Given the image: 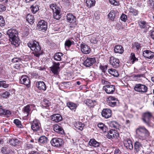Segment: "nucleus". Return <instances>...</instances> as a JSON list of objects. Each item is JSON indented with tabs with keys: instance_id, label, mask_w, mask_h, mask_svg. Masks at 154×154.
I'll list each match as a JSON object with an SVG mask.
<instances>
[{
	"instance_id": "4be33fe9",
	"label": "nucleus",
	"mask_w": 154,
	"mask_h": 154,
	"mask_svg": "<svg viewBox=\"0 0 154 154\" xmlns=\"http://www.w3.org/2000/svg\"><path fill=\"white\" fill-rule=\"evenodd\" d=\"M101 115L102 116L105 118H109L112 116V110L109 109H103L102 111Z\"/></svg>"
},
{
	"instance_id": "3c124183",
	"label": "nucleus",
	"mask_w": 154,
	"mask_h": 154,
	"mask_svg": "<svg viewBox=\"0 0 154 154\" xmlns=\"http://www.w3.org/2000/svg\"><path fill=\"white\" fill-rule=\"evenodd\" d=\"M84 126L83 124L80 122H79L76 123L75 127L79 130L82 131L83 130Z\"/></svg>"
},
{
	"instance_id": "e2e57ef3",
	"label": "nucleus",
	"mask_w": 154,
	"mask_h": 154,
	"mask_svg": "<svg viewBox=\"0 0 154 154\" xmlns=\"http://www.w3.org/2000/svg\"><path fill=\"white\" fill-rule=\"evenodd\" d=\"M8 147L7 146H4L1 149V152L4 154H7Z\"/></svg>"
},
{
	"instance_id": "2f4dec72",
	"label": "nucleus",
	"mask_w": 154,
	"mask_h": 154,
	"mask_svg": "<svg viewBox=\"0 0 154 154\" xmlns=\"http://www.w3.org/2000/svg\"><path fill=\"white\" fill-rule=\"evenodd\" d=\"M88 144L90 146L97 147L100 146V143L97 141L95 139L91 138L89 141Z\"/></svg>"
},
{
	"instance_id": "f257e3e1",
	"label": "nucleus",
	"mask_w": 154,
	"mask_h": 154,
	"mask_svg": "<svg viewBox=\"0 0 154 154\" xmlns=\"http://www.w3.org/2000/svg\"><path fill=\"white\" fill-rule=\"evenodd\" d=\"M27 45L32 51L34 56L39 58L43 54V51L39 42L35 40H32L27 43Z\"/></svg>"
},
{
	"instance_id": "9d476101",
	"label": "nucleus",
	"mask_w": 154,
	"mask_h": 154,
	"mask_svg": "<svg viewBox=\"0 0 154 154\" xmlns=\"http://www.w3.org/2000/svg\"><path fill=\"white\" fill-rule=\"evenodd\" d=\"M152 113L149 112H147L143 113L142 116V120L147 125L150 124V121L152 117Z\"/></svg>"
},
{
	"instance_id": "f3484780",
	"label": "nucleus",
	"mask_w": 154,
	"mask_h": 154,
	"mask_svg": "<svg viewBox=\"0 0 154 154\" xmlns=\"http://www.w3.org/2000/svg\"><path fill=\"white\" fill-rule=\"evenodd\" d=\"M49 140L48 138L45 135L41 136L38 140V142L39 145L41 146H45L49 143Z\"/></svg>"
},
{
	"instance_id": "cd10ccee",
	"label": "nucleus",
	"mask_w": 154,
	"mask_h": 154,
	"mask_svg": "<svg viewBox=\"0 0 154 154\" xmlns=\"http://www.w3.org/2000/svg\"><path fill=\"white\" fill-rule=\"evenodd\" d=\"M11 44L14 45L15 47L19 46L20 44V40L17 36H16L9 39Z\"/></svg>"
},
{
	"instance_id": "58836bf2",
	"label": "nucleus",
	"mask_w": 154,
	"mask_h": 154,
	"mask_svg": "<svg viewBox=\"0 0 154 154\" xmlns=\"http://www.w3.org/2000/svg\"><path fill=\"white\" fill-rule=\"evenodd\" d=\"M64 54L61 52H58L54 54V59L57 61L62 60V59Z\"/></svg>"
},
{
	"instance_id": "bf43d9fd",
	"label": "nucleus",
	"mask_w": 154,
	"mask_h": 154,
	"mask_svg": "<svg viewBox=\"0 0 154 154\" xmlns=\"http://www.w3.org/2000/svg\"><path fill=\"white\" fill-rule=\"evenodd\" d=\"M120 19L122 21L125 22L127 20V16L124 14H122L120 16Z\"/></svg>"
},
{
	"instance_id": "423d86ee",
	"label": "nucleus",
	"mask_w": 154,
	"mask_h": 154,
	"mask_svg": "<svg viewBox=\"0 0 154 154\" xmlns=\"http://www.w3.org/2000/svg\"><path fill=\"white\" fill-rule=\"evenodd\" d=\"M138 23L140 28L139 30L142 33H145L147 32L149 27L148 23L146 21L142 20H139Z\"/></svg>"
},
{
	"instance_id": "09e8293b",
	"label": "nucleus",
	"mask_w": 154,
	"mask_h": 154,
	"mask_svg": "<svg viewBox=\"0 0 154 154\" xmlns=\"http://www.w3.org/2000/svg\"><path fill=\"white\" fill-rule=\"evenodd\" d=\"M14 123L16 125V126L20 128H22L23 127V125H22L21 121L18 119H15L14 121Z\"/></svg>"
},
{
	"instance_id": "2eb2a0df",
	"label": "nucleus",
	"mask_w": 154,
	"mask_h": 154,
	"mask_svg": "<svg viewBox=\"0 0 154 154\" xmlns=\"http://www.w3.org/2000/svg\"><path fill=\"white\" fill-rule=\"evenodd\" d=\"M20 82L21 84L26 85L28 88L30 87L31 82L27 75H24L21 76L20 79Z\"/></svg>"
},
{
	"instance_id": "4468645a",
	"label": "nucleus",
	"mask_w": 154,
	"mask_h": 154,
	"mask_svg": "<svg viewBox=\"0 0 154 154\" xmlns=\"http://www.w3.org/2000/svg\"><path fill=\"white\" fill-rule=\"evenodd\" d=\"M103 89L106 94H113L115 91V86L114 85H111L110 83L109 84L104 86Z\"/></svg>"
},
{
	"instance_id": "79ce46f5",
	"label": "nucleus",
	"mask_w": 154,
	"mask_h": 154,
	"mask_svg": "<svg viewBox=\"0 0 154 154\" xmlns=\"http://www.w3.org/2000/svg\"><path fill=\"white\" fill-rule=\"evenodd\" d=\"M18 142V140L13 138L9 139L8 141V143H9L11 145L14 146L17 145Z\"/></svg>"
},
{
	"instance_id": "bb28decb",
	"label": "nucleus",
	"mask_w": 154,
	"mask_h": 154,
	"mask_svg": "<svg viewBox=\"0 0 154 154\" xmlns=\"http://www.w3.org/2000/svg\"><path fill=\"white\" fill-rule=\"evenodd\" d=\"M66 18L67 21L70 23H73L77 22L76 17L71 13L67 14Z\"/></svg>"
},
{
	"instance_id": "a211bd4d",
	"label": "nucleus",
	"mask_w": 154,
	"mask_h": 154,
	"mask_svg": "<svg viewBox=\"0 0 154 154\" xmlns=\"http://www.w3.org/2000/svg\"><path fill=\"white\" fill-rule=\"evenodd\" d=\"M143 148V145L139 141H136L134 144V152L135 154H140Z\"/></svg>"
},
{
	"instance_id": "8fccbe9b",
	"label": "nucleus",
	"mask_w": 154,
	"mask_h": 154,
	"mask_svg": "<svg viewBox=\"0 0 154 154\" xmlns=\"http://www.w3.org/2000/svg\"><path fill=\"white\" fill-rule=\"evenodd\" d=\"M51 103L49 100L44 99L42 102V106L45 107H47L51 105Z\"/></svg>"
},
{
	"instance_id": "c9c22d12",
	"label": "nucleus",
	"mask_w": 154,
	"mask_h": 154,
	"mask_svg": "<svg viewBox=\"0 0 154 154\" xmlns=\"http://www.w3.org/2000/svg\"><path fill=\"white\" fill-rule=\"evenodd\" d=\"M66 106L71 110L75 111L77 107V105L74 103L69 101L67 103Z\"/></svg>"
},
{
	"instance_id": "f03ea898",
	"label": "nucleus",
	"mask_w": 154,
	"mask_h": 154,
	"mask_svg": "<svg viewBox=\"0 0 154 154\" xmlns=\"http://www.w3.org/2000/svg\"><path fill=\"white\" fill-rule=\"evenodd\" d=\"M150 135L149 132L144 126H139L136 129V137L142 141L146 140Z\"/></svg>"
},
{
	"instance_id": "c756f323",
	"label": "nucleus",
	"mask_w": 154,
	"mask_h": 154,
	"mask_svg": "<svg viewBox=\"0 0 154 154\" xmlns=\"http://www.w3.org/2000/svg\"><path fill=\"white\" fill-rule=\"evenodd\" d=\"M124 143L125 146L127 149L131 150L133 149V145L131 140L129 139H127L124 140Z\"/></svg>"
},
{
	"instance_id": "c03bdc74",
	"label": "nucleus",
	"mask_w": 154,
	"mask_h": 154,
	"mask_svg": "<svg viewBox=\"0 0 154 154\" xmlns=\"http://www.w3.org/2000/svg\"><path fill=\"white\" fill-rule=\"evenodd\" d=\"M109 126L112 128L116 129L118 128L119 127V125L118 122L116 121H112L109 122Z\"/></svg>"
},
{
	"instance_id": "de8ad7c7",
	"label": "nucleus",
	"mask_w": 154,
	"mask_h": 154,
	"mask_svg": "<svg viewBox=\"0 0 154 154\" xmlns=\"http://www.w3.org/2000/svg\"><path fill=\"white\" fill-rule=\"evenodd\" d=\"M108 67V65L107 64L104 65L101 63H100V65L99 66L100 69L104 73H105L106 72V70L107 69Z\"/></svg>"
},
{
	"instance_id": "ddd939ff",
	"label": "nucleus",
	"mask_w": 154,
	"mask_h": 154,
	"mask_svg": "<svg viewBox=\"0 0 154 154\" xmlns=\"http://www.w3.org/2000/svg\"><path fill=\"white\" fill-rule=\"evenodd\" d=\"M53 64L52 66L50 67L51 70L54 75H57L60 71V63L53 62Z\"/></svg>"
},
{
	"instance_id": "a878e982",
	"label": "nucleus",
	"mask_w": 154,
	"mask_h": 154,
	"mask_svg": "<svg viewBox=\"0 0 154 154\" xmlns=\"http://www.w3.org/2000/svg\"><path fill=\"white\" fill-rule=\"evenodd\" d=\"M54 131L56 132L61 135L65 134L64 130L62 127L58 124H55L53 126Z\"/></svg>"
},
{
	"instance_id": "0e129e2a",
	"label": "nucleus",
	"mask_w": 154,
	"mask_h": 154,
	"mask_svg": "<svg viewBox=\"0 0 154 154\" xmlns=\"http://www.w3.org/2000/svg\"><path fill=\"white\" fill-rule=\"evenodd\" d=\"M21 61V59L19 57H14L11 60L12 62L13 63H15Z\"/></svg>"
},
{
	"instance_id": "ea45409f",
	"label": "nucleus",
	"mask_w": 154,
	"mask_h": 154,
	"mask_svg": "<svg viewBox=\"0 0 154 154\" xmlns=\"http://www.w3.org/2000/svg\"><path fill=\"white\" fill-rule=\"evenodd\" d=\"M97 126L103 132H106L107 131L108 128L104 124L99 123L97 124Z\"/></svg>"
},
{
	"instance_id": "f704fd0d",
	"label": "nucleus",
	"mask_w": 154,
	"mask_h": 154,
	"mask_svg": "<svg viewBox=\"0 0 154 154\" xmlns=\"http://www.w3.org/2000/svg\"><path fill=\"white\" fill-rule=\"evenodd\" d=\"M84 2L88 8H91L94 6L96 3L95 0H84Z\"/></svg>"
},
{
	"instance_id": "4c0bfd02",
	"label": "nucleus",
	"mask_w": 154,
	"mask_h": 154,
	"mask_svg": "<svg viewBox=\"0 0 154 154\" xmlns=\"http://www.w3.org/2000/svg\"><path fill=\"white\" fill-rule=\"evenodd\" d=\"M108 72L111 75L114 77H118L119 74L117 71L115 69L111 68L108 70Z\"/></svg>"
},
{
	"instance_id": "412c9836",
	"label": "nucleus",
	"mask_w": 154,
	"mask_h": 154,
	"mask_svg": "<svg viewBox=\"0 0 154 154\" xmlns=\"http://www.w3.org/2000/svg\"><path fill=\"white\" fill-rule=\"evenodd\" d=\"M84 103L90 108L94 107L97 104V102L95 100L86 99L84 101Z\"/></svg>"
},
{
	"instance_id": "7c9ffc66",
	"label": "nucleus",
	"mask_w": 154,
	"mask_h": 154,
	"mask_svg": "<svg viewBox=\"0 0 154 154\" xmlns=\"http://www.w3.org/2000/svg\"><path fill=\"white\" fill-rule=\"evenodd\" d=\"M39 7L40 6L39 4L36 2L31 6L30 9L31 12L33 14H35L39 10Z\"/></svg>"
},
{
	"instance_id": "37998d69",
	"label": "nucleus",
	"mask_w": 154,
	"mask_h": 154,
	"mask_svg": "<svg viewBox=\"0 0 154 154\" xmlns=\"http://www.w3.org/2000/svg\"><path fill=\"white\" fill-rule=\"evenodd\" d=\"M27 21L31 24H32L34 22L35 18L33 16L28 14L26 17Z\"/></svg>"
},
{
	"instance_id": "72a5a7b5",
	"label": "nucleus",
	"mask_w": 154,
	"mask_h": 154,
	"mask_svg": "<svg viewBox=\"0 0 154 154\" xmlns=\"http://www.w3.org/2000/svg\"><path fill=\"white\" fill-rule=\"evenodd\" d=\"M11 113V111L0 108V115L1 116H5L8 117Z\"/></svg>"
},
{
	"instance_id": "b1692460",
	"label": "nucleus",
	"mask_w": 154,
	"mask_h": 154,
	"mask_svg": "<svg viewBox=\"0 0 154 154\" xmlns=\"http://www.w3.org/2000/svg\"><path fill=\"white\" fill-rule=\"evenodd\" d=\"M143 55L146 59H152L154 57V52L149 50H146L143 52Z\"/></svg>"
},
{
	"instance_id": "f8f14e48",
	"label": "nucleus",
	"mask_w": 154,
	"mask_h": 154,
	"mask_svg": "<svg viewBox=\"0 0 154 154\" xmlns=\"http://www.w3.org/2000/svg\"><path fill=\"white\" fill-rule=\"evenodd\" d=\"M107 138L109 139H113L117 138L119 136L118 132L114 129H111L108 131L106 135Z\"/></svg>"
},
{
	"instance_id": "1a4fd4ad",
	"label": "nucleus",
	"mask_w": 154,
	"mask_h": 154,
	"mask_svg": "<svg viewBox=\"0 0 154 154\" xmlns=\"http://www.w3.org/2000/svg\"><path fill=\"white\" fill-rule=\"evenodd\" d=\"M37 28L39 31L45 32L48 29V24L46 21L40 20L37 24Z\"/></svg>"
},
{
	"instance_id": "20e7f679",
	"label": "nucleus",
	"mask_w": 154,
	"mask_h": 154,
	"mask_svg": "<svg viewBox=\"0 0 154 154\" xmlns=\"http://www.w3.org/2000/svg\"><path fill=\"white\" fill-rule=\"evenodd\" d=\"M31 128L34 133L41 134L43 132L40 121L37 119H35L31 123Z\"/></svg>"
},
{
	"instance_id": "aec40b11",
	"label": "nucleus",
	"mask_w": 154,
	"mask_h": 154,
	"mask_svg": "<svg viewBox=\"0 0 154 154\" xmlns=\"http://www.w3.org/2000/svg\"><path fill=\"white\" fill-rule=\"evenodd\" d=\"M109 63L114 68H118L120 66V61L119 59L113 56L110 57Z\"/></svg>"
},
{
	"instance_id": "6e6d98bb",
	"label": "nucleus",
	"mask_w": 154,
	"mask_h": 154,
	"mask_svg": "<svg viewBox=\"0 0 154 154\" xmlns=\"http://www.w3.org/2000/svg\"><path fill=\"white\" fill-rule=\"evenodd\" d=\"M29 29H26L23 32L22 35V36L26 38H28V35H29Z\"/></svg>"
},
{
	"instance_id": "69168bd1",
	"label": "nucleus",
	"mask_w": 154,
	"mask_h": 154,
	"mask_svg": "<svg viewBox=\"0 0 154 154\" xmlns=\"http://www.w3.org/2000/svg\"><path fill=\"white\" fill-rule=\"evenodd\" d=\"M6 7L5 5L0 4V12H2L6 10Z\"/></svg>"
},
{
	"instance_id": "39448f33",
	"label": "nucleus",
	"mask_w": 154,
	"mask_h": 154,
	"mask_svg": "<svg viewBox=\"0 0 154 154\" xmlns=\"http://www.w3.org/2000/svg\"><path fill=\"white\" fill-rule=\"evenodd\" d=\"M35 106L33 103H30L24 106L22 109L23 113L26 114V116L30 115L32 111L35 109Z\"/></svg>"
},
{
	"instance_id": "9b49d317",
	"label": "nucleus",
	"mask_w": 154,
	"mask_h": 154,
	"mask_svg": "<svg viewBox=\"0 0 154 154\" xmlns=\"http://www.w3.org/2000/svg\"><path fill=\"white\" fill-rule=\"evenodd\" d=\"M118 100L116 97L110 96L106 99V104L111 107H114L117 105Z\"/></svg>"
},
{
	"instance_id": "a18cd8bd",
	"label": "nucleus",
	"mask_w": 154,
	"mask_h": 154,
	"mask_svg": "<svg viewBox=\"0 0 154 154\" xmlns=\"http://www.w3.org/2000/svg\"><path fill=\"white\" fill-rule=\"evenodd\" d=\"M10 86L9 84L7 83L5 81H0V88L2 87L6 88Z\"/></svg>"
},
{
	"instance_id": "338daca9",
	"label": "nucleus",
	"mask_w": 154,
	"mask_h": 154,
	"mask_svg": "<svg viewBox=\"0 0 154 154\" xmlns=\"http://www.w3.org/2000/svg\"><path fill=\"white\" fill-rule=\"evenodd\" d=\"M77 23L76 22V23H70L69 27L70 28H73V29L75 28L78 27Z\"/></svg>"
},
{
	"instance_id": "603ef678",
	"label": "nucleus",
	"mask_w": 154,
	"mask_h": 154,
	"mask_svg": "<svg viewBox=\"0 0 154 154\" xmlns=\"http://www.w3.org/2000/svg\"><path fill=\"white\" fill-rule=\"evenodd\" d=\"M74 42L73 41H71L69 40H66L64 44L65 46L67 47L68 48H69L72 45L74 44Z\"/></svg>"
},
{
	"instance_id": "5701e85b",
	"label": "nucleus",
	"mask_w": 154,
	"mask_h": 154,
	"mask_svg": "<svg viewBox=\"0 0 154 154\" xmlns=\"http://www.w3.org/2000/svg\"><path fill=\"white\" fill-rule=\"evenodd\" d=\"M95 58L88 57L84 62V65L87 67H89L92 66L95 62Z\"/></svg>"
},
{
	"instance_id": "c85d7f7f",
	"label": "nucleus",
	"mask_w": 154,
	"mask_h": 154,
	"mask_svg": "<svg viewBox=\"0 0 154 154\" xmlns=\"http://www.w3.org/2000/svg\"><path fill=\"white\" fill-rule=\"evenodd\" d=\"M62 120V116L59 114H53L51 116V120L53 122H58Z\"/></svg>"
},
{
	"instance_id": "6ab92c4d",
	"label": "nucleus",
	"mask_w": 154,
	"mask_h": 154,
	"mask_svg": "<svg viewBox=\"0 0 154 154\" xmlns=\"http://www.w3.org/2000/svg\"><path fill=\"white\" fill-rule=\"evenodd\" d=\"M81 50L84 54H88L91 51V49L89 46L85 43H82L80 45Z\"/></svg>"
},
{
	"instance_id": "13d9d810",
	"label": "nucleus",
	"mask_w": 154,
	"mask_h": 154,
	"mask_svg": "<svg viewBox=\"0 0 154 154\" xmlns=\"http://www.w3.org/2000/svg\"><path fill=\"white\" fill-rule=\"evenodd\" d=\"M148 3L150 8L152 9H154V1L153 0H148Z\"/></svg>"
},
{
	"instance_id": "4d7b16f0",
	"label": "nucleus",
	"mask_w": 154,
	"mask_h": 154,
	"mask_svg": "<svg viewBox=\"0 0 154 154\" xmlns=\"http://www.w3.org/2000/svg\"><path fill=\"white\" fill-rule=\"evenodd\" d=\"M5 21L4 18L2 16L0 15V26L3 27L5 25Z\"/></svg>"
},
{
	"instance_id": "052dcab7",
	"label": "nucleus",
	"mask_w": 154,
	"mask_h": 154,
	"mask_svg": "<svg viewBox=\"0 0 154 154\" xmlns=\"http://www.w3.org/2000/svg\"><path fill=\"white\" fill-rule=\"evenodd\" d=\"M25 147L26 149H29L32 148L33 147V145L29 143H27L25 145Z\"/></svg>"
},
{
	"instance_id": "5fc2aeb1",
	"label": "nucleus",
	"mask_w": 154,
	"mask_h": 154,
	"mask_svg": "<svg viewBox=\"0 0 154 154\" xmlns=\"http://www.w3.org/2000/svg\"><path fill=\"white\" fill-rule=\"evenodd\" d=\"M134 48H136L137 50H139L141 48L140 44L137 42H135L132 45Z\"/></svg>"
},
{
	"instance_id": "dca6fc26",
	"label": "nucleus",
	"mask_w": 154,
	"mask_h": 154,
	"mask_svg": "<svg viewBox=\"0 0 154 154\" xmlns=\"http://www.w3.org/2000/svg\"><path fill=\"white\" fill-rule=\"evenodd\" d=\"M8 29L6 32L7 35L10 38L16 36L18 34V32L14 27H8Z\"/></svg>"
},
{
	"instance_id": "6e6552de",
	"label": "nucleus",
	"mask_w": 154,
	"mask_h": 154,
	"mask_svg": "<svg viewBox=\"0 0 154 154\" xmlns=\"http://www.w3.org/2000/svg\"><path fill=\"white\" fill-rule=\"evenodd\" d=\"M134 89L135 91L141 94L146 93L148 90L146 85L141 84H136L134 86Z\"/></svg>"
},
{
	"instance_id": "393cba45",
	"label": "nucleus",
	"mask_w": 154,
	"mask_h": 154,
	"mask_svg": "<svg viewBox=\"0 0 154 154\" xmlns=\"http://www.w3.org/2000/svg\"><path fill=\"white\" fill-rule=\"evenodd\" d=\"M36 86L38 90L41 91H44L46 89V85L45 83L42 81L37 82Z\"/></svg>"
},
{
	"instance_id": "680f3d73",
	"label": "nucleus",
	"mask_w": 154,
	"mask_h": 154,
	"mask_svg": "<svg viewBox=\"0 0 154 154\" xmlns=\"http://www.w3.org/2000/svg\"><path fill=\"white\" fill-rule=\"evenodd\" d=\"M5 68L3 66V65L1 66H0V74H3L5 73Z\"/></svg>"
},
{
	"instance_id": "473e14b6",
	"label": "nucleus",
	"mask_w": 154,
	"mask_h": 154,
	"mask_svg": "<svg viewBox=\"0 0 154 154\" xmlns=\"http://www.w3.org/2000/svg\"><path fill=\"white\" fill-rule=\"evenodd\" d=\"M124 51V48L121 45H118L114 47V52L116 53L121 54L123 53Z\"/></svg>"
},
{
	"instance_id": "774afa93",
	"label": "nucleus",
	"mask_w": 154,
	"mask_h": 154,
	"mask_svg": "<svg viewBox=\"0 0 154 154\" xmlns=\"http://www.w3.org/2000/svg\"><path fill=\"white\" fill-rule=\"evenodd\" d=\"M109 3L114 5H118L119 4V3L117 2L115 0H109Z\"/></svg>"
},
{
	"instance_id": "e433bc0d",
	"label": "nucleus",
	"mask_w": 154,
	"mask_h": 154,
	"mask_svg": "<svg viewBox=\"0 0 154 154\" xmlns=\"http://www.w3.org/2000/svg\"><path fill=\"white\" fill-rule=\"evenodd\" d=\"M10 95V93L6 91L5 90H3V91L0 93V97L1 98L3 99H7L8 97Z\"/></svg>"
},
{
	"instance_id": "7ed1b4c3",
	"label": "nucleus",
	"mask_w": 154,
	"mask_h": 154,
	"mask_svg": "<svg viewBox=\"0 0 154 154\" xmlns=\"http://www.w3.org/2000/svg\"><path fill=\"white\" fill-rule=\"evenodd\" d=\"M49 7L53 11L54 18L57 20H59L61 17V11L60 8L55 3L50 4Z\"/></svg>"
},
{
	"instance_id": "864d4df0",
	"label": "nucleus",
	"mask_w": 154,
	"mask_h": 154,
	"mask_svg": "<svg viewBox=\"0 0 154 154\" xmlns=\"http://www.w3.org/2000/svg\"><path fill=\"white\" fill-rule=\"evenodd\" d=\"M129 12L131 13L134 16H137L139 13V11L137 10L132 8L130 9Z\"/></svg>"
},
{
	"instance_id": "a19ab883",
	"label": "nucleus",
	"mask_w": 154,
	"mask_h": 154,
	"mask_svg": "<svg viewBox=\"0 0 154 154\" xmlns=\"http://www.w3.org/2000/svg\"><path fill=\"white\" fill-rule=\"evenodd\" d=\"M116 14V11L111 10L108 15V18L111 20H114Z\"/></svg>"
},
{
	"instance_id": "49530a36",
	"label": "nucleus",
	"mask_w": 154,
	"mask_h": 154,
	"mask_svg": "<svg viewBox=\"0 0 154 154\" xmlns=\"http://www.w3.org/2000/svg\"><path fill=\"white\" fill-rule=\"evenodd\" d=\"M130 60L132 63L138 61V59L136 57L134 53H131L130 57Z\"/></svg>"
},
{
	"instance_id": "0eeeda50",
	"label": "nucleus",
	"mask_w": 154,
	"mask_h": 154,
	"mask_svg": "<svg viewBox=\"0 0 154 154\" xmlns=\"http://www.w3.org/2000/svg\"><path fill=\"white\" fill-rule=\"evenodd\" d=\"M50 142L53 146L57 148L62 147L64 143V141L63 139L59 137H54L52 138Z\"/></svg>"
}]
</instances>
